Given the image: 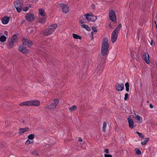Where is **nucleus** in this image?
Here are the masks:
<instances>
[{"mask_svg": "<svg viewBox=\"0 0 157 157\" xmlns=\"http://www.w3.org/2000/svg\"><path fill=\"white\" fill-rule=\"evenodd\" d=\"M38 1V0H33V1L32 2H36L37 1Z\"/></svg>", "mask_w": 157, "mask_h": 157, "instance_id": "obj_46", "label": "nucleus"}, {"mask_svg": "<svg viewBox=\"0 0 157 157\" xmlns=\"http://www.w3.org/2000/svg\"><path fill=\"white\" fill-rule=\"evenodd\" d=\"M22 41L23 46H19L18 48V50L23 53L26 54L29 53V51L25 49V48H27L29 47H30L33 44L32 41L30 40L25 38L22 39Z\"/></svg>", "mask_w": 157, "mask_h": 157, "instance_id": "obj_1", "label": "nucleus"}, {"mask_svg": "<svg viewBox=\"0 0 157 157\" xmlns=\"http://www.w3.org/2000/svg\"><path fill=\"white\" fill-rule=\"evenodd\" d=\"M107 126L106 123L105 122H104L103 124L102 131L104 132H105Z\"/></svg>", "mask_w": 157, "mask_h": 157, "instance_id": "obj_26", "label": "nucleus"}, {"mask_svg": "<svg viewBox=\"0 0 157 157\" xmlns=\"http://www.w3.org/2000/svg\"><path fill=\"white\" fill-rule=\"evenodd\" d=\"M149 140V138H145L143 140L141 141V144L142 145H144L146 144L147 143Z\"/></svg>", "mask_w": 157, "mask_h": 157, "instance_id": "obj_22", "label": "nucleus"}, {"mask_svg": "<svg viewBox=\"0 0 157 157\" xmlns=\"http://www.w3.org/2000/svg\"><path fill=\"white\" fill-rule=\"evenodd\" d=\"M15 7L17 11L19 13L21 11L23 4L20 0H17L14 3Z\"/></svg>", "mask_w": 157, "mask_h": 157, "instance_id": "obj_6", "label": "nucleus"}, {"mask_svg": "<svg viewBox=\"0 0 157 157\" xmlns=\"http://www.w3.org/2000/svg\"><path fill=\"white\" fill-rule=\"evenodd\" d=\"M79 22L81 24H83V22L81 20H80L79 21Z\"/></svg>", "mask_w": 157, "mask_h": 157, "instance_id": "obj_44", "label": "nucleus"}, {"mask_svg": "<svg viewBox=\"0 0 157 157\" xmlns=\"http://www.w3.org/2000/svg\"><path fill=\"white\" fill-rule=\"evenodd\" d=\"M78 140L79 141V142H81L82 141V138H80V137H79L78 138Z\"/></svg>", "mask_w": 157, "mask_h": 157, "instance_id": "obj_42", "label": "nucleus"}, {"mask_svg": "<svg viewBox=\"0 0 157 157\" xmlns=\"http://www.w3.org/2000/svg\"><path fill=\"white\" fill-rule=\"evenodd\" d=\"M10 20V18L9 17L7 16H5L2 20V23L4 24H6L9 22Z\"/></svg>", "mask_w": 157, "mask_h": 157, "instance_id": "obj_15", "label": "nucleus"}, {"mask_svg": "<svg viewBox=\"0 0 157 157\" xmlns=\"http://www.w3.org/2000/svg\"><path fill=\"white\" fill-rule=\"evenodd\" d=\"M128 120L129 124V126L130 128L133 129L136 126V125L134 124L132 117H129Z\"/></svg>", "mask_w": 157, "mask_h": 157, "instance_id": "obj_11", "label": "nucleus"}, {"mask_svg": "<svg viewBox=\"0 0 157 157\" xmlns=\"http://www.w3.org/2000/svg\"><path fill=\"white\" fill-rule=\"evenodd\" d=\"M14 42H13V41L10 40L9 43V44L8 45V47L9 48H11L13 46V44L14 43Z\"/></svg>", "mask_w": 157, "mask_h": 157, "instance_id": "obj_27", "label": "nucleus"}, {"mask_svg": "<svg viewBox=\"0 0 157 157\" xmlns=\"http://www.w3.org/2000/svg\"><path fill=\"white\" fill-rule=\"evenodd\" d=\"M135 151H136V153L138 155H140L141 154V151L139 149L137 148H136Z\"/></svg>", "mask_w": 157, "mask_h": 157, "instance_id": "obj_33", "label": "nucleus"}, {"mask_svg": "<svg viewBox=\"0 0 157 157\" xmlns=\"http://www.w3.org/2000/svg\"><path fill=\"white\" fill-rule=\"evenodd\" d=\"M29 128L26 127L25 128H21L19 130L18 133L21 134L29 130Z\"/></svg>", "mask_w": 157, "mask_h": 157, "instance_id": "obj_16", "label": "nucleus"}, {"mask_svg": "<svg viewBox=\"0 0 157 157\" xmlns=\"http://www.w3.org/2000/svg\"><path fill=\"white\" fill-rule=\"evenodd\" d=\"M39 14L42 16H44L46 14L44 10L42 9L39 10Z\"/></svg>", "mask_w": 157, "mask_h": 157, "instance_id": "obj_19", "label": "nucleus"}, {"mask_svg": "<svg viewBox=\"0 0 157 157\" xmlns=\"http://www.w3.org/2000/svg\"><path fill=\"white\" fill-rule=\"evenodd\" d=\"M6 39V37L4 35H2L0 37V41L2 42H5Z\"/></svg>", "mask_w": 157, "mask_h": 157, "instance_id": "obj_28", "label": "nucleus"}, {"mask_svg": "<svg viewBox=\"0 0 157 157\" xmlns=\"http://www.w3.org/2000/svg\"><path fill=\"white\" fill-rule=\"evenodd\" d=\"M150 56L147 53H144L143 56V59L147 63L149 64L150 63V61L149 58Z\"/></svg>", "mask_w": 157, "mask_h": 157, "instance_id": "obj_13", "label": "nucleus"}, {"mask_svg": "<svg viewBox=\"0 0 157 157\" xmlns=\"http://www.w3.org/2000/svg\"><path fill=\"white\" fill-rule=\"evenodd\" d=\"M72 36H73V37L75 39H81V37L80 36L78 35L77 34H75V33H73Z\"/></svg>", "mask_w": 157, "mask_h": 157, "instance_id": "obj_25", "label": "nucleus"}, {"mask_svg": "<svg viewBox=\"0 0 157 157\" xmlns=\"http://www.w3.org/2000/svg\"><path fill=\"white\" fill-rule=\"evenodd\" d=\"M105 157H112V156L111 155L109 154H105L104 155Z\"/></svg>", "mask_w": 157, "mask_h": 157, "instance_id": "obj_38", "label": "nucleus"}, {"mask_svg": "<svg viewBox=\"0 0 157 157\" xmlns=\"http://www.w3.org/2000/svg\"><path fill=\"white\" fill-rule=\"evenodd\" d=\"M100 68L101 70L99 71V73H101V72L102 71L103 69V67L101 66V67H100Z\"/></svg>", "mask_w": 157, "mask_h": 157, "instance_id": "obj_39", "label": "nucleus"}, {"mask_svg": "<svg viewBox=\"0 0 157 157\" xmlns=\"http://www.w3.org/2000/svg\"><path fill=\"white\" fill-rule=\"evenodd\" d=\"M125 87L126 88V90L128 92L129 91V84L128 82H127L125 83Z\"/></svg>", "mask_w": 157, "mask_h": 157, "instance_id": "obj_29", "label": "nucleus"}, {"mask_svg": "<svg viewBox=\"0 0 157 157\" xmlns=\"http://www.w3.org/2000/svg\"><path fill=\"white\" fill-rule=\"evenodd\" d=\"M59 8H62L63 11L65 13H67L69 12V7L66 4L63 3L60 4L58 5Z\"/></svg>", "mask_w": 157, "mask_h": 157, "instance_id": "obj_7", "label": "nucleus"}, {"mask_svg": "<svg viewBox=\"0 0 157 157\" xmlns=\"http://www.w3.org/2000/svg\"><path fill=\"white\" fill-rule=\"evenodd\" d=\"M151 45H152V43H151Z\"/></svg>", "mask_w": 157, "mask_h": 157, "instance_id": "obj_47", "label": "nucleus"}, {"mask_svg": "<svg viewBox=\"0 0 157 157\" xmlns=\"http://www.w3.org/2000/svg\"><path fill=\"white\" fill-rule=\"evenodd\" d=\"M30 106H38L40 104V102L38 100H29Z\"/></svg>", "mask_w": 157, "mask_h": 157, "instance_id": "obj_12", "label": "nucleus"}, {"mask_svg": "<svg viewBox=\"0 0 157 157\" xmlns=\"http://www.w3.org/2000/svg\"><path fill=\"white\" fill-rule=\"evenodd\" d=\"M81 27L85 28L87 30L89 31L90 30V28L87 25L84 24L81 25Z\"/></svg>", "mask_w": 157, "mask_h": 157, "instance_id": "obj_23", "label": "nucleus"}, {"mask_svg": "<svg viewBox=\"0 0 157 157\" xmlns=\"http://www.w3.org/2000/svg\"><path fill=\"white\" fill-rule=\"evenodd\" d=\"M17 35L15 34H14L13 36L11 37V40L13 42L16 43L17 40Z\"/></svg>", "mask_w": 157, "mask_h": 157, "instance_id": "obj_18", "label": "nucleus"}, {"mask_svg": "<svg viewBox=\"0 0 157 157\" xmlns=\"http://www.w3.org/2000/svg\"><path fill=\"white\" fill-rule=\"evenodd\" d=\"M128 93H126L125 94L124 98V99L125 100H126L128 98Z\"/></svg>", "mask_w": 157, "mask_h": 157, "instance_id": "obj_35", "label": "nucleus"}, {"mask_svg": "<svg viewBox=\"0 0 157 157\" xmlns=\"http://www.w3.org/2000/svg\"><path fill=\"white\" fill-rule=\"evenodd\" d=\"M46 20V18L43 17L41 18H40L38 20V21L41 24H44Z\"/></svg>", "mask_w": 157, "mask_h": 157, "instance_id": "obj_21", "label": "nucleus"}, {"mask_svg": "<svg viewBox=\"0 0 157 157\" xmlns=\"http://www.w3.org/2000/svg\"><path fill=\"white\" fill-rule=\"evenodd\" d=\"M121 27V24H119L113 32L111 37V40L112 43H114L116 40L118 33Z\"/></svg>", "mask_w": 157, "mask_h": 157, "instance_id": "obj_3", "label": "nucleus"}, {"mask_svg": "<svg viewBox=\"0 0 157 157\" xmlns=\"http://www.w3.org/2000/svg\"><path fill=\"white\" fill-rule=\"evenodd\" d=\"M136 120L138 121H142V118L140 117V116L137 115L136 117Z\"/></svg>", "mask_w": 157, "mask_h": 157, "instance_id": "obj_34", "label": "nucleus"}, {"mask_svg": "<svg viewBox=\"0 0 157 157\" xmlns=\"http://www.w3.org/2000/svg\"><path fill=\"white\" fill-rule=\"evenodd\" d=\"M25 18L27 21L29 22L33 21L35 19L34 14L32 13L27 14L25 15Z\"/></svg>", "mask_w": 157, "mask_h": 157, "instance_id": "obj_9", "label": "nucleus"}, {"mask_svg": "<svg viewBox=\"0 0 157 157\" xmlns=\"http://www.w3.org/2000/svg\"><path fill=\"white\" fill-rule=\"evenodd\" d=\"M77 109V107L75 105H73L69 109V110L70 112H72L76 110Z\"/></svg>", "mask_w": 157, "mask_h": 157, "instance_id": "obj_20", "label": "nucleus"}, {"mask_svg": "<svg viewBox=\"0 0 157 157\" xmlns=\"http://www.w3.org/2000/svg\"><path fill=\"white\" fill-rule=\"evenodd\" d=\"M59 102V100L58 99H54L51 104L48 105V107H45L44 109H46L48 108L51 110H54L55 109Z\"/></svg>", "mask_w": 157, "mask_h": 157, "instance_id": "obj_5", "label": "nucleus"}, {"mask_svg": "<svg viewBox=\"0 0 157 157\" xmlns=\"http://www.w3.org/2000/svg\"><path fill=\"white\" fill-rule=\"evenodd\" d=\"M33 143V140L29 139L26 141L25 144L27 145H28Z\"/></svg>", "mask_w": 157, "mask_h": 157, "instance_id": "obj_31", "label": "nucleus"}, {"mask_svg": "<svg viewBox=\"0 0 157 157\" xmlns=\"http://www.w3.org/2000/svg\"><path fill=\"white\" fill-rule=\"evenodd\" d=\"M91 34H93V32H91Z\"/></svg>", "mask_w": 157, "mask_h": 157, "instance_id": "obj_48", "label": "nucleus"}, {"mask_svg": "<svg viewBox=\"0 0 157 157\" xmlns=\"http://www.w3.org/2000/svg\"><path fill=\"white\" fill-rule=\"evenodd\" d=\"M31 7L30 5H27L26 6L23 8V10L24 11L26 12L27 11L30 7Z\"/></svg>", "mask_w": 157, "mask_h": 157, "instance_id": "obj_24", "label": "nucleus"}, {"mask_svg": "<svg viewBox=\"0 0 157 157\" xmlns=\"http://www.w3.org/2000/svg\"><path fill=\"white\" fill-rule=\"evenodd\" d=\"M4 34L6 35L7 34V32L6 31L4 32Z\"/></svg>", "mask_w": 157, "mask_h": 157, "instance_id": "obj_45", "label": "nucleus"}, {"mask_svg": "<svg viewBox=\"0 0 157 157\" xmlns=\"http://www.w3.org/2000/svg\"><path fill=\"white\" fill-rule=\"evenodd\" d=\"M91 6L93 9H95V6L94 4H92Z\"/></svg>", "mask_w": 157, "mask_h": 157, "instance_id": "obj_40", "label": "nucleus"}, {"mask_svg": "<svg viewBox=\"0 0 157 157\" xmlns=\"http://www.w3.org/2000/svg\"><path fill=\"white\" fill-rule=\"evenodd\" d=\"M109 19L113 21H114L116 20V16L115 13L113 10H111L109 12Z\"/></svg>", "mask_w": 157, "mask_h": 157, "instance_id": "obj_10", "label": "nucleus"}, {"mask_svg": "<svg viewBox=\"0 0 157 157\" xmlns=\"http://www.w3.org/2000/svg\"><path fill=\"white\" fill-rule=\"evenodd\" d=\"M92 29L94 32H97V29L96 27H93L92 28Z\"/></svg>", "mask_w": 157, "mask_h": 157, "instance_id": "obj_37", "label": "nucleus"}, {"mask_svg": "<svg viewBox=\"0 0 157 157\" xmlns=\"http://www.w3.org/2000/svg\"><path fill=\"white\" fill-rule=\"evenodd\" d=\"M57 24H55L50 26L48 29H46L43 32V35L45 36H48L51 34L57 28Z\"/></svg>", "mask_w": 157, "mask_h": 157, "instance_id": "obj_4", "label": "nucleus"}, {"mask_svg": "<svg viewBox=\"0 0 157 157\" xmlns=\"http://www.w3.org/2000/svg\"><path fill=\"white\" fill-rule=\"evenodd\" d=\"M149 106H150V107L151 108H152L153 107V105L151 104H150Z\"/></svg>", "mask_w": 157, "mask_h": 157, "instance_id": "obj_43", "label": "nucleus"}, {"mask_svg": "<svg viewBox=\"0 0 157 157\" xmlns=\"http://www.w3.org/2000/svg\"><path fill=\"white\" fill-rule=\"evenodd\" d=\"M109 44L107 38H105L102 41L101 47V53L102 55H106L108 51Z\"/></svg>", "mask_w": 157, "mask_h": 157, "instance_id": "obj_2", "label": "nucleus"}, {"mask_svg": "<svg viewBox=\"0 0 157 157\" xmlns=\"http://www.w3.org/2000/svg\"><path fill=\"white\" fill-rule=\"evenodd\" d=\"M115 87L117 90L118 91H121L124 88V85L123 84H117L115 85Z\"/></svg>", "mask_w": 157, "mask_h": 157, "instance_id": "obj_14", "label": "nucleus"}, {"mask_svg": "<svg viewBox=\"0 0 157 157\" xmlns=\"http://www.w3.org/2000/svg\"><path fill=\"white\" fill-rule=\"evenodd\" d=\"M136 133L141 138H144V135H143L142 133H140L138 131H136Z\"/></svg>", "mask_w": 157, "mask_h": 157, "instance_id": "obj_32", "label": "nucleus"}, {"mask_svg": "<svg viewBox=\"0 0 157 157\" xmlns=\"http://www.w3.org/2000/svg\"><path fill=\"white\" fill-rule=\"evenodd\" d=\"M20 106H30L29 105V101H24L21 103L19 104Z\"/></svg>", "mask_w": 157, "mask_h": 157, "instance_id": "obj_17", "label": "nucleus"}, {"mask_svg": "<svg viewBox=\"0 0 157 157\" xmlns=\"http://www.w3.org/2000/svg\"><path fill=\"white\" fill-rule=\"evenodd\" d=\"M104 151H105V153H109V150L107 149H105V150Z\"/></svg>", "mask_w": 157, "mask_h": 157, "instance_id": "obj_41", "label": "nucleus"}, {"mask_svg": "<svg viewBox=\"0 0 157 157\" xmlns=\"http://www.w3.org/2000/svg\"><path fill=\"white\" fill-rule=\"evenodd\" d=\"M35 135L34 134H31L28 136V138L29 139L33 140V139L34 138Z\"/></svg>", "mask_w": 157, "mask_h": 157, "instance_id": "obj_30", "label": "nucleus"}, {"mask_svg": "<svg viewBox=\"0 0 157 157\" xmlns=\"http://www.w3.org/2000/svg\"><path fill=\"white\" fill-rule=\"evenodd\" d=\"M84 16L88 20L91 21H94L97 19V17L96 16L89 14H84Z\"/></svg>", "mask_w": 157, "mask_h": 157, "instance_id": "obj_8", "label": "nucleus"}, {"mask_svg": "<svg viewBox=\"0 0 157 157\" xmlns=\"http://www.w3.org/2000/svg\"><path fill=\"white\" fill-rule=\"evenodd\" d=\"M31 152L32 153V154L34 155L37 156V155H38V154L35 151H32Z\"/></svg>", "mask_w": 157, "mask_h": 157, "instance_id": "obj_36", "label": "nucleus"}]
</instances>
